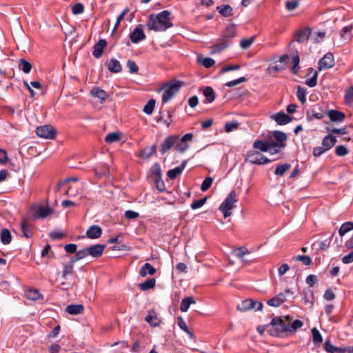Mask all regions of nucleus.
Listing matches in <instances>:
<instances>
[{
    "label": "nucleus",
    "mask_w": 353,
    "mask_h": 353,
    "mask_svg": "<svg viewBox=\"0 0 353 353\" xmlns=\"http://www.w3.org/2000/svg\"><path fill=\"white\" fill-rule=\"evenodd\" d=\"M286 301L285 295L281 292L267 301V304L271 307H279Z\"/></svg>",
    "instance_id": "a211bd4d"
},
{
    "label": "nucleus",
    "mask_w": 353,
    "mask_h": 353,
    "mask_svg": "<svg viewBox=\"0 0 353 353\" xmlns=\"http://www.w3.org/2000/svg\"><path fill=\"white\" fill-rule=\"evenodd\" d=\"M26 296L28 299L32 301H37L43 298V296L40 292L35 288H29L26 292Z\"/></svg>",
    "instance_id": "b1692460"
},
{
    "label": "nucleus",
    "mask_w": 353,
    "mask_h": 353,
    "mask_svg": "<svg viewBox=\"0 0 353 353\" xmlns=\"http://www.w3.org/2000/svg\"><path fill=\"white\" fill-rule=\"evenodd\" d=\"M157 144H153L149 148H145L142 151V156L144 158L148 159L156 153Z\"/></svg>",
    "instance_id": "09e8293b"
},
{
    "label": "nucleus",
    "mask_w": 353,
    "mask_h": 353,
    "mask_svg": "<svg viewBox=\"0 0 353 353\" xmlns=\"http://www.w3.org/2000/svg\"><path fill=\"white\" fill-rule=\"evenodd\" d=\"M206 201H207V197L205 196L201 199H198V200H194L192 203H191V208L192 210H196V209H198V208H200L201 207H202L205 203H206Z\"/></svg>",
    "instance_id": "13d9d810"
},
{
    "label": "nucleus",
    "mask_w": 353,
    "mask_h": 353,
    "mask_svg": "<svg viewBox=\"0 0 353 353\" xmlns=\"http://www.w3.org/2000/svg\"><path fill=\"white\" fill-rule=\"evenodd\" d=\"M198 62L201 63L205 68H210L214 65L215 61L210 57H202L201 56L198 57Z\"/></svg>",
    "instance_id": "58836bf2"
},
{
    "label": "nucleus",
    "mask_w": 353,
    "mask_h": 353,
    "mask_svg": "<svg viewBox=\"0 0 353 353\" xmlns=\"http://www.w3.org/2000/svg\"><path fill=\"white\" fill-rule=\"evenodd\" d=\"M263 308V304L261 302L254 301L250 299H245L237 305L236 309L240 312H246L250 310L261 311Z\"/></svg>",
    "instance_id": "0eeeda50"
},
{
    "label": "nucleus",
    "mask_w": 353,
    "mask_h": 353,
    "mask_svg": "<svg viewBox=\"0 0 353 353\" xmlns=\"http://www.w3.org/2000/svg\"><path fill=\"white\" fill-rule=\"evenodd\" d=\"M179 139V135H170L167 137L161 145V154L168 152L177 143Z\"/></svg>",
    "instance_id": "1a4fd4ad"
},
{
    "label": "nucleus",
    "mask_w": 353,
    "mask_h": 353,
    "mask_svg": "<svg viewBox=\"0 0 353 353\" xmlns=\"http://www.w3.org/2000/svg\"><path fill=\"white\" fill-rule=\"evenodd\" d=\"M317 77H318V72H317V71H314L312 77L306 80L305 84L310 88H314V86L316 85Z\"/></svg>",
    "instance_id": "bf43d9fd"
},
{
    "label": "nucleus",
    "mask_w": 353,
    "mask_h": 353,
    "mask_svg": "<svg viewBox=\"0 0 353 353\" xmlns=\"http://www.w3.org/2000/svg\"><path fill=\"white\" fill-rule=\"evenodd\" d=\"M325 114L323 112H317L314 109L310 112H307V117L308 120H312L313 118L321 119L324 117Z\"/></svg>",
    "instance_id": "8fccbe9b"
},
{
    "label": "nucleus",
    "mask_w": 353,
    "mask_h": 353,
    "mask_svg": "<svg viewBox=\"0 0 353 353\" xmlns=\"http://www.w3.org/2000/svg\"><path fill=\"white\" fill-rule=\"evenodd\" d=\"M121 139V133L114 132L108 134L105 137V141L108 143L117 142Z\"/></svg>",
    "instance_id": "4c0bfd02"
},
{
    "label": "nucleus",
    "mask_w": 353,
    "mask_h": 353,
    "mask_svg": "<svg viewBox=\"0 0 353 353\" xmlns=\"http://www.w3.org/2000/svg\"><path fill=\"white\" fill-rule=\"evenodd\" d=\"M84 307L82 304L69 305L67 306L65 311L73 315L80 314L83 313Z\"/></svg>",
    "instance_id": "bb28decb"
},
{
    "label": "nucleus",
    "mask_w": 353,
    "mask_h": 353,
    "mask_svg": "<svg viewBox=\"0 0 353 353\" xmlns=\"http://www.w3.org/2000/svg\"><path fill=\"white\" fill-rule=\"evenodd\" d=\"M273 137L276 141H275L276 143H281V145H283L284 148L285 147L286 144L285 143V141L288 139L287 134L279 130H275L273 132Z\"/></svg>",
    "instance_id": "c756f323"
},
{
    "label": "nucleus",
    "mask_w": 353,
    "mask_h": 353,
    "mask_svg": "<svg viewBox=\"0 0 353 353\" xmlns=\"http://www.w3.org/2000/svg\"><path fill=\"white\" fill-rule=\"evenodd\" d=\"M37 136L44 139H53L56 137V131L50 125L37 127L36 129Z\"/></svg>",
    "instance_id": "6e6552de"
},
{
    "label": "nucleus",
    "mask_w": 353,
    "mask_h": 353,
    "mask_svg": "<svg viewBox=\"0 0 353 353\" xmlns=\"http://www.w3.org/2000/svg\"><path fill=\"white\" fill-rule=\"evenodd\" d=\"M299 5V1L298 0L288 1L285 3V8L289 11H292L295 10Z\"/></svg>",
    "instance_id": "338daca9"
},
{
    "label": "nucleus",
    "mask_w": 353,
    "mask_h": 353,
    "mask_svg": "<svg viewBox=\"0 0 353 353\" xmlns=\"http://www.w3.org/2000/svg\"><path fill=\"white\" fill-rule=\"evenodd\" d=\"M296 96L302 104L306 101V89L300 85L297 87Z\"/></svg>",
    "instance_id": "49530a36"
},
{
    "label": "nucleus",
    "mask_w": 353,
    "mask_h": 353,
    "mask_svg": "<svg viewBox=\"0 0 353 353\" xmlns=\"http://www.w3.org/2000/svg\"><path fill=\"white\" fill-rule=\"evenodd\" d=\"M105 247V244H95L88 247L90 256L93 258H99L102 256Z\"/></svg>",
    "instance_id": "4468645a"
},
{
    "label": "nucleus",
    "mask_w": 353,
    "mask_h": 353,
    "mask_svg": "<svg viewBox=\"0 0 353 353\" xmlns=\"http://www.w3.org/2000/svg\"><path fill=\"white\" fill-rule=\"evenodd\" d=\"M335 153L339 157H344L348 153L347 149L343 145H339L336 147Z\"/></svg>",
    "instance_id": "e2e57ef3"
},
{
    "label": "nucleus",
    "mask_w": 353,
    "mask_h": 353,
    "mask_svg": "<svg viewBox=\"0 0 353 353\" xmlns=\"http://www.w3.org/2000/svg\"><path fill=\"white\" fill-rule=\"evenodd\" d=\"M107 46V41L105 39H101L96 43L93 47L92 54L93 56L99 59L100 58L103 52V48Z\"/></svg>",
    "instance_id": "2eb2a0df"
},
{
    "label": "nucleus",
    "mask_w": 353,
    "mask_h": 353,
    "mask_svg": "<svg viewBox=\"0 0 353 353\" xmlns=\"http://www.w3.org/2000/svg\"><path fill=\"white\" fill-rule=\"evenodd\" d=\"M230 43H229L228 41L223 40V39H222V37L220 38V39L219 40V41L211 46L212 49V53H218V52H220L221 51H223V50H225V48H227L229 46H230Z\"/></svg>",
    "instance_id": "4be33fe9"
},
{
    "label": "nucleus",
    "mask_w": 353,
    "mask_h": 353,
    "mask_svg": "<svg viewBox=\"0 0 353 353\" xmlns=\"http://www.w3.org/2000/svg\"><path fill=\"white\" fill-rule=\"evenodd\" d=\"M234 252L235 255L239 259H241L242 261L243 260V256L245 254H248L250 253V251L243 247L238 248L237 249L234 250Z\"/></svg>",
    "instance_id": "4d7b16f0"
},
{
    "label": "nucleus",
    "mask_w": 353,
    "mask_h": 353,
    "mask_svg": "<svg viewBox=\"0 0 353 353\" xmlns=\"http://www.w3.org/2000/svg\"><path fill=\"white\" fill-rule=\"evenodd\" d=\"M105 65L112 73H119L122 71V66L120 62L114 58L108 59L105 63Z\"/></svg>",
    "instance_id": "f8f14e48"
},
{
    "label": "nucleus",
    "mask_w": 353,
    "mask_h": 353,
    "mask_svg": "<svg viewBox=\"0 0 353 353\" xmlns=\"http://www.w3.org/2000/svg\"><path fill=\"white\" fill-rule=\"evenodd\" d=\"M53 210L50 207L37 206L32 207L29 210V214L33 219H44L52 214Z\"/></svg>",
    "instance_id": "423d86ee"
},
{
    "label": "nucleus",
    "mask_w": 353,
    "mask_h": 353,
    "mask_svg": "<svg viewBox=\"0 0 353 353\" xmlns=\"http://www.w3.org/2000/svg\"><path fill=\"white\" fill-rule=\"evenodd\" d=\"M245 161L251 164L264 165L270 163L272 161L256 150H250L247 152Z\"/></svg>",
    "instance_id": "39448f33"
},
{
    "label": "nucleus",
    "mask_w": 353,
    "mask_h": 353,
    "mask_svg": "<svg viewBox=\"0 0 353 353\" xmlns=\"http://www.w3.org/2000/svg\"><path fill=\"white\" fill-rule=\"evenodd\" d=\"M90 93L92 97L99 98L102 101H105L108 97V94L106 93V92L99 87H94L90 90Z\"/></svg>",
    "instance_id": "cd10ccee"
},
{
    "label": "nucleus",
    "mask_w": 353,
    "mask_h": 353,
    "mask_svg": "<svg viewBox=\"0 0 353 353\" xmlns=\"http://www.w3.org/2000/svg\"><path fill=\"white\" fill-rule=\"evenodd\" d=\"M236 35V31L234 27H227L221 34L222 39L230 43L231 39Z\"/></svg>",
    "instance_id": "a878e982"
},
{
    "label": "nucleus",
    "mask_w": 353,
    "mask_h": 353,
    "mask_svg": "<svg viewBox=\"0 0 353 353\" xmlns=\"http://www.w3.org/2000/svg\"><path fill=\"white\" fill-rule=\"evenodd\" d=\"M21 230L23 233L22 236L26 238H30L32 236V231L28 225L26 218L23 217L21 223Z\"/></svg>",
    "instance_id": "2f4dec72"
},
{
    "label": "nucleus",
    "mask_w": 353,
    "mask_h": 353,
    "mask_svg": "<svg viewBox=\"0 0 353 353\" xmlns=\"http://www.w3.org/2000/svg\"><path fill=\"white\" fill-rule=\"evenodd\" d=\"M183 85L181 81H171L164 85L161 90H164L162 96V103H168L180 90Z\"/></svg>",
    "instance_id": "7ed1b4c3"
},
{
    "label": "nucleus",
    "mask_w": 353,
    "mask_h": 353,
    "mask_svg": "<svg viewBox=\"0 0 353 353\" xmlns=\"http://www.w3.org/2000/svg\"><path fill=\"white\" fill-rule=\"evenodd\" d=\"M145 320L153 327L159 325L161 323V320L157 317V314L154 311L149 312Z\"/></svg>",
    "instance_id": "393cba45"
},
{
    "label": "nucleus",
    "mask_w": 353,
    "mask_h": 353,
    "mask_svg": "<svg viewBox=\"0 0 353 353\" xmlns=\"http://www.w3.org/2000/svg\"><path fill=\"white\" fill-rule=\"evenodd\" d=\"M84 11V6L81 3H75L72 7V12L74 14H82Z\"/></svg>",
    "instance_id": "0e129e2a"
},
{
    "label": "nucleus",
    "mask_w": 353,
    "mask_h": 353,
    "mask_svg": "<svg viewBox=\"0 0 353 353\" xmlns=\"http://www.w3.org/2000/svg\"><path fill=\"white\" fill-rule=\"evenodd\" d=\"M344 100L345 103L348 105L353 104V86L348 88L345 90Z\"/></svg>",
    "instance_id": "a18cd8bd"
},
{
    "label": "nucleus",
    "mask_w": 353,
    "mask_h": 353,
    "mask_svg": "<svg viewBox=\"0 0 353 353\" xmlns=\"http://www.w3.org/2000/svg\"><path fill=\"white\" fill-rule=\"evenodd\" d=\"M102 234V229L97 225H91L86 231V236L90 239L99 238Z\"/></svg>",
    "instance_id": "dca6fc26"
},
{
    "label": "nucleus",
    "mask_w": 353,
    "mask_h": 353,
    "mask_svg": "<svg viewBox=\"0 0 353 353\" xmlns=\"http://www.w3.org/2000/svg\"><path fill=\"white\" fill-rule=\"evenodd\" d=\"M156 272V269L151 264L146 263L141 268L139 274L142 277H145L148 274L150 276L154 275Z\"/></svg>",
    "instance_id": "5701e85b"
},
{
    "label": "nucleus",
    "mask_w": 353,
    "mask_h": 353,
    "mask_svg": "<svg viewBox=\"0 0 353 353\" xmlns=\"http://www.w3.org/2000/svg\"><path fill=\"white\" fill-rule=\"evenodd\" d=\"M12 241V235L10 230L3 228L1 232V241L3 245L9 244Z\"/></svg>",
    "instance_id": "72a5a7b5"
},
{
    "label": "nucleus",
    "mask_w": 353,
    "mask_h": 353,
    "mask_svg": "<svg viewBox=\"0 0 353 353\" xmlns=\"http://www.w3.org/2000/svg\"><path fill=\"white\" fill-rule=\"evenodd\" d=\"M236 196L235 190H232L219 206V210L223 213L225 219L232 214V210L235 208L234 203L237 201Z\"/></svg>",
    "instance_id": "20e7f679"
},
{
    "label": "nucleus",
    "mask_w": 353,
    "mask_h": 353,
    "mask_svg": "<svg viewBox=\"0 0 353 353\" xmlns=\"http://www.w3.org/2000/svg\"><path fill=\"white\" fill-rule=\"evenodd\" d=\"M170 15L171 12L168 10H163L157 14H151L149 15L146 26L150 30L164 32L173 26Z\"/></svg>",
    "instance_id": "f257e3e1"
},
{
    "label": "nucleus",
    "mask_w": 353,
    "mask_h": 353,
    "mask_svg": "<svg viewBox=\"0 0 353 353\" xmlns=\"http://www.w3.org/2000/svg\"><path fill=\"white\" fill-rule=\"evenodd\" d=\"M74 272V268L72 264H63V270L62 273V278L63 279H67V276L72 274Z\"/></svg>",
    "instance_id": "864d4df0"
},
{
    "label": "nucleus",
    "mask_w": 353,
    "mask_h": 353,
    "mask_svg": "<svg viewBox=\"0 0 353 353\" xmlns=\"http://www.w3.org/2000/svg\"><path fill=\"white\" fill-rule=\"evenodd\" d=\"M177 324L179 327L184 331L185 333H187L191 339L194 337V334L190 332L188 327L187 326L185 321L183 319L181 316L178 317L177 319Z\"/></svg>",
    "instance_id": "c03bdc74"
},
{
    "label": "nucleus",
    "mask_w": 353,
    "mask_h": 353,
    "mask_svg": "<svg viewBox=\"0 0 353 353\" xmlns=\"http://www.w3.org/2000/svg\"><path fill=\"white\" fill-rule=\"evenodd\" d=\"M311 29L309 28L298 30L295 34L296 41L299 43L307 41L311 34Z\"/></svg>",
    "instance_id": "f3484780"
},
{
    "label": "nucleus",
    "mask_w": 353,
    "mask_h": 353,
    "mask_svg": "<svg viewBox=\"0 0 353 353\" xmlns=\"http://www.w3.org/2000/svg\"><path fill=\"white\" fill-rule=\"evenodd\" d=\"M270 118L279 125H286L292 120V118L290 116L283 112H279L272 114Z\"/></svg>",
    "instance_id": "9b49d317"
},
{
    "label": "nucleus",
    "mask_w": 353,
    "mask_h": 353,
    "mask_svg": "<svg viewBox=\"0 0 353 353\" xmlns=\"http://www.w3.org/2000/svg\"><path fill=\"white\" fill-rule=\"evenodd\" d=\"M182 170L179 167H176L174 169L170 170L167 172V176L169 179L173 180L175 179L179 175L182 173Z\"/></svg>",
    "instance_id": "603ef678"
},
{
    "label": "nucleus",
    "mask_w": 353,
    "mask_h": 353,
    "mask_svg": "<svg viewBox=\"0 0 353 353\" xmlns=\"http://www.w3.org/2000/svg\"><path fill=\"white\" fill-rule=\"evenodd\" d=\"M156 284V280L155 279H149L147 281L141 283L138 285V287L139 289H141L142 291H146L150 289H152L154 288Z\"/></svg>",
    "instance_id": "473e14b6"
},
{
    "label": "nucleus",
    "mask_w": 353,
    "mask_h": 353,
    "mask_svg": "<svg viewBox=\"0 0 353 353\" xmlns=\"http://www.w3.org/2000/svg\"><path fill=\"white\" fill-rule=\"evenodd\" d=\"M303 323L301 321L296 319L294 320L291 325H288V330L290 332H295L299 328L303 326Z\"/></svg>",
    "instance_id": "3c124183"
},
{
    "label": "nucleus",
    "mask_w": 353,
    "mask_h": 353,
    "mask_svg": "<svg viewBox=\"0 0 353 353\" xmlns=\"http://www.w3.org/2000/svg\"><path fill=\"white\" fill-rule=\"evenodd\" d=\"M323 347L327 353H341V347L333 345L330 340L325 341Z\"/></svg>",
    "instance_id": "c9c22d12"
},
{
    "label": "nucleus",
    "mask_w": 353,
    "mask_h": 353,
    "mask_svg": "<svg viewBox=\"0 0 353 353\" xmlns=\"http://www.w3.org/2000/svg\"><path fill=\"white\" fill-rule=\"evenodd\" d=\"M19 70L24 73L28 74L32 69V64L23 59H21L19 63Z\"/></svg>",
    "instance_id": "37998d69"
},
{
    "label": "nucleus",
    "mask_w": 353,
    "mask_h": 353,
    "mask_svg": "<svg viewBox=\"0 0 353 353\" xmlns=\"http://www.w3.org/2000/svg\"><path fill=\"white\" fill-rule=\"evenodd\" d=\"M270 141H264L262 140H256L253 143V148L261 152H268L270 149Z\"/></svg>",
    "instance_id": "c85d7f7f"
},
{
    "label": "nucleus",
    "mask_w": 353,
    "mask_h": 353,
    "mask_svg": "<svg viewBox=\"0 0 353 353\" xmlns=\"http://www.w3.org/2000/svg\"><path fill=\"white\" fill-rule=\"evenodd\" d=\"M194 303L196 301L192 296L186 297L181 301L180 310L181 312H185L188 310L190 305Z\"/></svg>",
    "instance_id": "7c9ffc66"
},
{
    "label": "nucleus",
    "mask_w": 353,
    "mask_h": 353,
    "mask_svg": "<svg viewBox=\"0 0 353 353\" xmlns=\"http://www.w3.org/2000/svg\"><path fill=\"white\" fill-rule=\"evenodd\" d=\"M239 126V123L236 121H232L227 122L225 125V130L227 132H232L234 129H236Z\"/></svg>",
    "instance_id": "69168bd1"
},
{
    "label": "nucleus",
    "mask_w": 353,
    "mask_h": 353,
    "mask_svg": "<svg viewBox=\"0 0 353 353\" xmlns=\"http://www.w3.org/2000/svg\"><path fill=\"white\" fill-rule=\"evenodd\" d=\"M294 260L301 261L305 265H309L312 263L311 258L307 255H298L294 257Z\"/></svg>",
    "instance_id": "680f3d73"
},
{
    "label": "nucleus",
    "mask_w": 353,
    "mask_h": 353,
    "mask_svg": "<svg viewBox=\"0 0 353 353\" xmlns=\"http://www.w3.org/2000/svg\"><path fill=\"white\" fill-rule=\"evenodd\" d=\"M129 37L131 41L134 43H137L145 39V34L143 29L139 26L135 27L132 32L130 34Z\"/></svg>",
    "instance_id": "ddd939ff"
},
{
    "label": "nucleus",
    "mask_w": 353,
    "mask_h": 353,
    "mask_svg": "<svg viewBox=\"0 0 353 353\" xmlns=\"http://www.w3.org/2000/svg\"><path fill=\"white\" fill-rule=\"evenodd\" d=\"M203 95L206 102L212 103L216 99V94L211 87H206L203 90Z\"/></svg>",
    "instance_id": "f704fd0d"
},
{
    "label": "nucleus",
    "mask_w": 353,
    "mask_h": 353,
    "mask_svg": "<svg viewBox=\"0 0 353 353\" xmlns=\"http://www.w3.org/2000/svg\"><path fill=\"white\" fill-rule=\"evenodd\" d=\"M334 65V59L333 54L327 52L321 58L319 62V70L323 69H328L333 67Z\"/></svg>",
    "instance_id": "9d476101"
},
{
    "label": "nucleus",
    "mask_w": 353,
    "mask_h": 353,
    "mask_svg": "<svg viewBox=\"0 0 353 353\" xmlns=\"http://www.w3.org/2000/svg\"><path fill=\"white\" fill-rule=\"evenodd\" d=\"M336 142L337 139L334 136L328 134L323 139L322 145L323 148L327 151L331 149Z\"/></svg>",
    "instance_id": "aec40b11"
},
{
    "label": "nucleus",
    "mask_w": 353,
    "mask_h": 353,
    "mask_svg": "<svg viewBox=\"0 0 353 353\" xmlns=\"http://www.w3.org/2000/svg\"><path fill=\"white\" fill-rule=\"evenodd\" d=\"M326 114L332 122H342L345 117L343 112L336 110H330L326 112Z\"/></svg>",
    "instance_id": "6ab92c4d"
},
{
    "label": "nucleus",
    "mask_w": 353,
    "mask_h": 353,
    "mask_svg": "<svg viewBox=\"0 0 353 353\" xmlns=\"http://www.w3.org/2000/svg\"><path fill=\"white\" fill-rule=\"evenodd\" d=\"M283 148V145H281V143H276L274 141H271L268 152L271 154H276L279 153Z\"/></svg>",
    "instance_id": "ea45409f"
},
{
    "label": "nucleus",
    "mask_w": 353,
    "mask_h": 353,
    "mask_svg": "<svg viewBox=\"0 0 353 353\" xmlns=\"http://www.w3.org/2000/svg\"><path fill=\"white\" fill-rule=\"evenodd\" d=\"M156 101L154 99H150L147 104L143 108V112L146 114H151L154 110V106H155Z\"/></svg>",
    "instance_id": "de8ad7c7"
},
{
    "label": "nucleus",
    "mask_w": 353,
    "mask_h": 353,
    "mask_svg": "<svg viewBox=\"0 0 353 353\" xmlns=\"http://www.w3.org/2000/svg\"><path fill=\"white\" fill-rule=\"evenodd\" d=\"M268 327V332L272 336H281L283 333L288 332V325L280 316L274 317Z\"/></svg>",
    "instance_id": "f03ea898"
},
{
    "label": "nucleus",
    "mask_w": 353,
    "mask_h": 353,
    "mask_svg": "<svg viewBox=\"0 0 353 353\" xmlns=\"http://www.w3.org/2000/svg\"><path fill=\"white\" fill-rule=\"evenodd\" d=\"M127 66L129 68V72L132 74H136L138 72L139 67L137 63L132 60H128L127 61Z\"/></svg>",
    "instance_id": "774afa93"
},
{
    "label": "nucleus",
    "mask_w": 353,
    "mask_h": 353,
    "mask_svg": "<svg viewBox=\"0 0 353 353\" xmlns=\"http://www.w3.org/2000/svg\"><path fill=\"white\" fill-rule=\"evenodd\" d=\"M312 334L313 343L315 345H319L323 341V337L316 327H313L311 330Z\"/></svg>",
    "instance_id": "a19ab883"
},
{
    "label": "nucleus",
    "mask_w": 353,
    "mask_h": 353,
    "mask_svg": "<svg viewBox=\"0 0 353 353\" xmlns=\"http://www.w3.org/2000/svg\"><path fill=\"white\" fill-rule=\"evenodd\" d=\"M212 182L213 179L211 176L206 177L201 184V190L203 192L207 191L212 185Z\"/></svg>",
    "instance_id": "052dcab7"
},
{
    "label": "nucleus",
    "mask_w": 353,
    "mask_h": 353,
    "mask_svg": "<svg viewBox=\"0 0 353 353\" xmlns=\"http://www.w3.org/2000/svg\"><path fill=\"white\" fill-rule=\"evenodd\" d=\"M188 148H189L188 143H187L185 142H183V141H181V140H180V141L176 144L175 150L176 152H178L179 153H183L188 149Z\"/></svg>",
    "instance_id": "6e6d98bb"
},
{
    "label": "nucleus",
    "mask_w": 353,
    "mask_h": 353,
    "mask_svg": "<svg viewBox=\"0 0 353 353\" xmlns=\"http://www.w3.org/2000/svg\"><path fill=\"white\" fill-rule=\"evenodd\" d=\"M291 165L290 163H283L276 166L274 170V174L278 176H283L284 174L290 170Z\"/></svg>",
    "instance_id": "e433bc0d"
},
{
    "label": "nucleus",
    "mask_w": 353,
    "mask_h": 353,
    "mask_svg": "<svg viewBox=\"0 0 353 353\" xmlns=\"http://www.w3.org/2000/svg\"><path fill=\"white\" fill-rule=\"evenodd\" d=\"M216 11L223 17L233 15V8L230 5H221L216 8Z\"/></svg>",
    "instance_id": "412c9836"
},
{
    "label": "nucleus",
    "mask_w": 353,
    "mask_h": 353,
    "mask_svg": "<svg viewBox=\"0 0 353 353\" xmlns=\"http://www.w3.org/2000/svg\"><path fill=\"white\" fill-rule=\"evenodd\" d=\"M256 37L253 36L248 39H243L240 42V46L242 49H248L254 41Z\"/></svg>",
    "instance_id": "5fc2aeb1"
},
{
    "label": "nucleus",
    "mask_w": 353,
    "mask_h": 353,
    "mask_svg": "<svg viewBox=\"0 0 353 353\" xmlns=\"http://www.w3.org/2000/svg\"><path fill=\"white\" fill-rule=\"evenodd\" d=\"M353 230V222L347 221L342 224L339 230L340 236H343L348 232Z\"/></svg>",
    "instance_id": "79ce46f5"
}]
</instances>
